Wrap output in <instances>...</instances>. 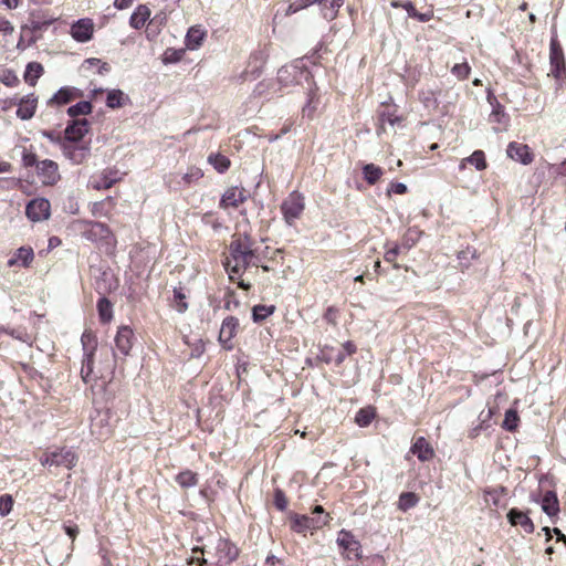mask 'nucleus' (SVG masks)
<instances>
[{
  "instance_id": "nucleus-8",
  "label": "nucleus",
  "mask_w": 566,
  "mask_h": 566,
  "mask_svg": "<svg viewBox=\"0 0 566 566\" xmlns=\"http://www.w3.org/2000/svg\"><path fill=\"white\" fill-rule=\"evenodd\" d=\"M36 174L43 185H54L60 179L59 166L51 159H44L36 164Z\"/></svg>"
},
{
  "instance_id": "nucleus-42",
  "label": "nucleus",
  "mask_w": 566,
  "mask_h": 566,
  "mask_svg": "<svg viewBox=\"0 0 566 566\" xmlns=\"http://www.w3.org/2000/svg\"><path fill=\"white\" fill-rule=\"evenodd\" d=\"M520 417L515 409H509L505 412V417L502 427L507 431H514L518 427Z\"/></svg>"
},
{
  "instance_id": "nucleus-22",
  "label": "nucleus",
  "mask_w": 566,
  "mask_h": 566,
  "mask_svg": "<svg viewBox=\"0 0 566 566\" xmlns=\"http://www.w3.org/2000/svg\"><path fill=\"white\" fill-rule=\"evenodd\" d=\"M507 520L514 526L520 525L527 534L534 532V524L532 520L524 512L517 509H511L509 511Z\"/></svg>"
},
{
  "instance_id": "nucleus-2",
  "label": "nucleus",
  "mask_w": 566,
  "mask_h": 566,
  "mask_svg": "<svg viewBox=\"0 0 566 566\" xmlns=\"http://www.w3.org/2000/svg\"><path fill=\"white\" fill-rule=\"evenodd\" d=\"M312 78L311 72L307 70L303 59L295 60L290 64L282 66L277 71V84L280 90H287L295 85H303L304 82L310 83ZM308 98L302 112L304 116H313L317 108V101H315V93L308 84Z\"/></svg>"
},
{
  "instance_id": "nucleus-20",
  "label": "nucleus",
  "mask_w": 566,
  "mask_h": 566,
  "mask_svg": "<svg viewBox=\"0 0 566 566\" xmlns=\"http://www.w3.org/2000/svg\"><path fill=\"white\" fill-rule=\"evenodd\" d=\"M541 507L543 512L551 518L556 517L559 513V502L555 491H546L542 496Z\"/></svg>"
},
{
  "instance_id": "nucleus-64",
  "label": "nucleus",
  "mask_w": 566,
  "mask_h": 566,
  "mask_svg": "<svg viewBox=\"0 0 566 566\" xmlns=\"http://www.w3.org/2000/svg\"><path fill=\"white\" fill-rule=\"evenodd\" d=\"M14 28L9 20L0 19V32L3 34H11Z\"/></svg>"
},
{
  "instance_id": "nucleus-18",
  "label": "nucleus",
  "mask_w": 566,
  "mask_h": 566,
  "mask_svg": "<svg viewBox=\"0 0 566 566\" xmlns=\"http://www.w3.org/2000/svg\"><path fill=\"white\" fill-rule=\"evenodd\" d=\"M247 200V191L242 188L232 187L229 188L220 200L221 208H237L240 203Z\"/></svg>"
},
{
  "instance_id": "nucleus-38",
  "label": "nucleus",
  "mask_w": 566,
  "mask_h": 566,
  "mask_svg": "<svg viewBox=\"0 0 566 566\" xmlns=\"http://www.w3.org/2000/svg\"><path fill=\"white\" fill-rule=\"evenodd\" d=\"M209 164H211L218 172H224L230 167V160L228 157L221 154H211L208 157Z\"/></svg>"
},
{
  "instance_id": "nucleus-58",
  "label": "nucleus",
  "mask_w": 566,
  "mask_h": 566,
  "mask_svg": "<svg viewBox=\"0 0 566 566\" xmlns=\"http://www.w3.org/2000/svg\"><path fill=\"white\" fill-rule=\"evenodd\" d=\"M42 136L52 142L53 144H59L62 146L63 143H65V138L62 139L61 135L59 133L52 132V130H43Z\"/></svg>"
},
{
  "instance_id": "nucleus-34",
  "label": "nucleus",
  "mask_w": 566,
  "mask_h": 566,
  "mask_svg": "<svg viewBox=\"0 0 566 566\" xmlns=\"http://www.w3.org/2000/svg\"><path fill=\"white\" fill-rule=\"evenodd\" d=\"M176 482L184 489L193 488L198 484V475L190 470H186L176 475Z\"/></svg>"
},
{
  "instance_id": "nucleus-29",
  "label": "nucleus",
  "mask_w": 566,
  "mask_h": 566,
  "mask_svg": "<svg viewBox=\"0 0 566 566\" xmlns=\"http://www.w3.org/2000/svg\"><path fill=\"white\" fill-rule=\"evenodd\" d=\"M129 97L122 90H109L106 96V105L109 108H118L124 106Z\"/></svg>"
},
{
  "instance_id": "nucleus-46",
  "label": "nucleus",
  "mask_w": 566,
  "mask_h": 566,
  "mask_svg": "<svg viewBox=\"0 0 566 566\" xmlns=\"http://www.w3.org/2000/svg\"><path fill=\"white\" fill-rule=\"evenodd\" d=\"M53 19H49V20H40V19H36L33 14H32V18L30 19V22H29V25L28 28L33 32V33H41L43 31H45L52 23H53Z\"/></svg>"
},
{
  "instance_id": "nucleus-10",
  "label": "nucleus",
  "mask_w": 566,
  "mask_h": 566,
  "mask_svg": "<svg viewBox=\"0 0 566 566\" xmlns=\"http://www.w3.org/2000/svg\"><path fill=\"white\" fill-rule=\"evenodd\" d=\"M62 151L64 156L70 159L73 164H82L91 153V146L88 143L77 145L75 143H63Z\"/></svg>"
},
{
  "instance_id": "nucleus-56",
  "label": "nucleus",
  "mask_w": 566,
  "mask_h": 566,
  "mask_svg": "<svg viewBox=\"0 0 566 566\" xmlns=\"http://www.w3.org/2000/svg\"><path fill=\"white\" fill-rule=\"evenodd\" d=\"M475 258V250L468 248L467 250H462L458 253V259L460 260L461 264L468 266L470 259Z\"/></svg>"
},
{
  "instance_id": "nucleus-49",
  "label": "nucleus",
  "mask_w": 566,
  "mask_h": 566,
  "mask_svg": "<svg viewBox=\"0 0 566 566\" xmlns=\"http://www.w3.org/2000/svg\"><path fill=\"white\" fill-rule=\"evenodd\" d=\"M470 71H471V67L469 66V64L467 62L455 64L451 69V73L454 76H457L459 80L467 78L470 74Z\"/></svg>"
},
{
  "instance_id": "nucleus-52",
  "label": "nucleus",
  "mask_w": 566,
  "mask_h": 566,
  "mask_svg": "<svg viewBox=\"0 0 566 566\" xmlns=\"http://www.w3.org/2000/svg\"><path fill=\"white\" fill-rule=\"evenodd\" d=\"M102 422H103V419H94L92 421V432L97 434V437L99 439L106 437L109 432H111V429L109 427H102Z\"/></svg>"
},
{
  "instance_id": "nucleus-35",
  "label": "nucleus",
  "mask_w": 566,
  "mask_h": 566,
  "mask_svg": "<svg viewBox=\"0 0 566 566\" xmlns=\"http://www.w3.org/2000/svg\"><path fill=\"white\" fill-rule=\"evenodd\" d=\"M74 98V91L70 87L60 88L49 101L50 104L65 105Z\"/></svg>"
},
{
  "instance_id": "nucleus-51",
  "label": "nucleus",
  "mask_w": 566,
  "mask_h": 566,
  "mask_svg": "<svg viewBox=\"0 0 566 566\" xmlns=\"http://www.w3.org/2000/svg\"><path fill=\"white\" fill-rule=\"evenodd\" d=\"M202 176H203V172H202V170L200 168L191 167L188 170V172H186L182 176V180L185 181V184L190 185V184L196 182L199 179H201Z\"/></svg>"
},
{
  "instance_id": "nucleus-57",
  "label": "nucleus",
  "mask_w": 566,
  "mask_h": 566,
  "mask_svg": "<svg viewBox=\"0 0 566 566\" xmlns=\"http://www.w3.org/2000/svg\"><path fill=\"white\" fill-rule=\"evenodd\" d=\"M381 125L379 127V132L384 130V125L388 123L389 125L394 126L396 123L400 120V118L394 114L390 113H382L379 117Z\"/></svg>"
},
{
  "instance_id": "nucleus-41",
  "label": "nucleus",
  "mask_w": 566,
  "mask_h": 566,
  "mask_svg": "<svg viewBox=\"0 0 566 566\" xmlns=\"http://www.w3.org/2000/svg\"><path fill=\"white\" fill-rule=\"evenodd\" d=\"M92 112V104L87 101H81L67 108V114L71 117H76L78 115H87Z\"/></svg>"
},
{
  "instance_id": "nucleus-53",
  "label": "nucleus",
  "mask_w": 566,
  "mask_h": 566,
  "mask_svg": "<svg viewBox=\"0 0 566 566\" xmlns=\"http://www.w3.org/2000/svg\"><path fill=\"white\" fill-rule=\"evenodd\" d=\"M7 333L13 338L21 340L23 343L30 344L32 342L31 336L24 328H11Z\"/></svg>"
},
{
  "instance_id": "nucleus-28",
  "label": "nucleus",
  "mask_w": 566,
  "mask_h": 566,
  "mask_svg": "<svg viewBox=\"0 0 566 566\" xmlns=\"http://www.w3.org/2000/svg\"><path fill=\"white\" fill-rule=\"evenodd\" d=\"M316 3L319 4L323 17L326 20H333L336 18L338 9L343 6L344 0H319Z\"/></svg>"
},
{
  "instance_id": "nucleus-32",
  "label": "nucleus",
  "mask_w": 566,
  "mask_h": 566,
  "mask_svg": "<svg viewBox=\"0 0 566 566\" xmlns=\"http://www.w3.org/2000/svg\"><path fill=\"white\" fill-rule=\"evenodd\" d=\"M467 163L473 165L478 170H483V169L486 168L485 156H484V153L482 150H475V151L472 153L471 156L464 158L461 161L459 168L460 169H464Z\"/></svg>"
},
{
  "instance_id": "nucleus-21",
  "label": "nucleus",
  "mask_w": 566,
  "mask_h": 566,
  "mask_svg": "<svg viewBox=\"0 0 566 566\" xmlns=\"http://www.w3.org/2000/svg\"><path fill=\"white\" fill-rule=\"evenodd\" d=\"M488 102L492 106L490 122L497 123L505 127L509 124V116L505 113L504 107L497 102L496 97L491 92L488 93Z\"/></svg>"
},
{
  "instance_id": "nucleus-63",
  "label": "nucleus",
  "mask_w": 566,
  "mask_h": 566,
  "mask_svg": "<svg viewBox=\"0 0 566 566\" xmlns=\"http://www.w3.org/2000/svg\"><path fill=\"white\" fill-rule=\"evenodd\" d=\"M399 253V247L398 245H395L394 248L389 249L386 253H385V261L386 262H389V263H392L395 262L397 255Z\"/></svg>"
},
{
  "instance_id": "nucleus-3",
  "label": "nucleus",
  "mask_w": 566,
  "mask_h": 566,
  "mask_svg": "<svg viewBox=\"0 0 566 566\" xmlns=\"http://www.w3.org/2000/svg\"><path fill=\"white\" fill-rule=\"evenodd\" d=\"M329 515L325 513L323 506L316 505L312 511V516L293 514L291 517L292 528L302 533L307 530H318L328 524Z\"/></svg>"
},
{
  "instance_id": "nucleus-33",
  "label": "nucleus",
  "mask_w": 566,
  "mask_h": 566,
  "mask_svg": "<svg viewBox=\"0 0 566 566\" xmlns=\"http://www.w3.org/2000/svg\"><path fill=\"white\" fill-rule=\"evenodd\" d=\"M114 206L113 198L107 197L105 200L94 202L91 208V212L94 217H107Z\"/></svg>"
},
{
  "instance_id": "nucleus-48",
  "label": "nucleus",
  "mask_w": 566,
  "mask_h": 566,
  "mask_svg": "<svg viewBox=\"0 0 566 566\" xmlns=\"http://www.w3.org/2000/svg\"><path fill=\"white\" fill-rule=\"evenodd\" d=\"M375 417V412L373 409H360L355 417V421L359 427H367L370 424Z\"/></svg>"
},
{
  "instance_id": "nucleus-61",
  "label": "nucleus",
  "mask_w": 566,
  "mask_h": 566,
  "mask_svg": "<svg viewBox=\"0 0 566 566\" xmlns=\"http://www.w3.org/2000/svg\"><path fill=\"white\" fill-rule=\"evenodd\" d=\"M63 528L66 533V535L72 539L74 541L75 537L77 536L78 534V527L77 525L75 524H71V523H64L63 524Z\"/></svg>"
},
{
  "instance_id": "nucleus-26",
  "label": "nucleus",
  "mask_w": 566,
  "mask_h": 566,
  "mask_svg": "<svg viewBox=\"0 0 566 566\" xmlns=\"http://www.w3.org/2000/svg\"><path fill=\"white\" fill-rule=\"evenodd\" d=\"M35 108L36 98L33 94H29L20 101L17 109V116L23 120L30 119L33 117Z\"/></svg>"
},
{
  "instance_id": "nucleus-60",
  "label": "nucleus",
  "mask_w": 566,
  "mask_h": 566,
  "mask_svg": "<svg viewBox=\"0 0 566 566\" xmlns=\"http://www.w3.org/2000/svg\"><path fill=\"white\" fill-rule=\"evenodd\" d=\"M421 102L427 106L436 105L437 99L431 91L420 93Z\"/></svg>"
},
{
  "instance_id": "nucleus-39",
  "label": "nucleus",
  "mask_w": 566,
  "mask_h": 566,
  "mask_svg": "<svg viewBox=\"0 0 566 566\" xmlns=\"http://www.w3.org/2000/svg\"><path fill=\"white\" fill-rule=\"evenodd\" d=\"M81 343H82L83 352H84L83 355H86V354L94 355V352L97 346V340H96L95 335L92 332L85 331L82 334Z\"/></svg>"
},
{
  "instance_id": "nucleus-47",
  "label": "nucleus",
  "mask_w": 566,
  "mask_h": 566,
  "mask_svg": "<svg viewBox=\"0 0 566 566\" xmlns=\"http://www.w3.org/2000/svg\"><path fill=\"white\" fill-rule=\"evenodd\" d=\"M274 312V306L255 305L252 310V317L254 322H261L269 317Z\"/></svg>"
},
{
  "instance_id": "nucleus-15",
  "label": "nucleus",
  "mask_w": 566,
  "mask_h": 566,
  "mask_svg": "<svg viewBox=\"0 0 566 566\" xmlns=\"http://www.w3.org/2000/svg\"><path fill=\"white\" fill-rule=\"evenodd\" d=\"M506 154L511 159L523 165H528L534 159L531 148L526 144H521L517 142H511L507 145Z\"/></svg>"
},
{
  "instance_id": "nucleus-16",
  "label": "nucleus",
  "mask_w": 566,
  "mask_h": 566,
  "mask_svg": "<svg viewBox=\"0 0 566 566\" xmlns=\"http://www.w3.org/2000/svg\"><path fill=\"white\" fill-rule=\"evenodd\" d=\"M88 133V120L85 118L71 120L65 130V142L76 143Z\"/></svg>"
},
{
  "instance_id": "nucleus-54",
  "label": "nucleus",
  "mask_w": 566,
  "mask_h": 566,
  "mask_svg": "<svg viewBox=\"0 0 566 566\" xmlns=\"http://www.w3.org/2000/svg\"><path fill=\"white\" fill-rule=\"evenodd\" d=\"M274 505L279 511H285L287 507L286 496L280 489H276L274 492Z\"/></svg>"
},
{
  "instance_id": "nucleus-44",
  "label": "nucleus",
  "mask_w": 566,
  "mask_h": 566,
  "mask_svg": "<svg viewBox=\"0 0 566 566\" xmlns=\"http://www.w3.org/2000/svg\"><path fill=\"white\" fill-rule=\"evenodd\" d=\"M174 308L178 313H185L188 310V303L186 302V294L182 289H174Z\"/></svg>"
},
{
  "instance_id": "nucleus-36",
  "label": "nucleus",
  "mask_w": 566,
  "mask_h": 566,
  "mask_svg": "<svg viewBox=\"0 0 566 566\" xmlns=\"http://www.w3.org/2000/svg\"><path fill=\"white\" fill-rule=\"evenodd\" d=\"M505 494H506V489L504 486H499V488L486 490L484 492L485 502L491 503L494 506H500L501 500Z\"/></svg>"
},
{
  "instance_id": "nucleus-62",
  "label": "nucleus",
  "mask_w": 566,
  "mask_h": 566,
  "mask_svg": "<svg viewBox=\"0 0 566 566\" xmlns=\"http://www.w3.org/2000/svg\"><path fill=\"white\" fill-rule=\"evenodd\" d=\"M389 192L403 195L407 192V186L402 182H394L390 185Z\"/></svg>"
},
{
  "instance_id": "nucleus-43",
  "label": "nucleus",
  "mask_w": 566,
  "mask_h": 566,
  "mask_svg": "<svg viewBox=\"0 0 566 566\" xmlns=\"http://www.w3.org/2000/svg\"><path fill=\"white\" fill-rule=\"evenodd\" d=\"M93 364H94L93 355H91V354L83 355L81 376H82L83 381L86 384L90 382L92 379L91 376L93 374Z\"/></svg>"
},
{
  "instance_id": "nucleus-12",
  "label": "nucleus",
  "mask_w": 566,
  "mask_h": 566,
  "mask_svg": "<svg viewBox=\"0 0 566 566\" xmlns=\"http://www.w3.org/2000/svg\"><path fill=\"white\" fill-rule=\"evenodd\" d=\"M134 333L129 326H122L118 328L115 337L114 357L117 358L118 353L127 356L133 345Z\"/></svg>"
},
{
  "instance_id": "nucleus-50",
  "label": "nucleus",
  "mask_w": 566,
  "mask_h": 566,
  "mask_svg": "<svg viewBox=\"0 0 566 566\" xmlns=\"http://www.w3.org/2000/svg\"><path fill=\"white\" fill-rule=\"evenodd\" d=\"M13 506V499L9 494H4L0 496V516H7Z\"/></svg>"
},
{
  "instance_id": "nucleus-4",
  "label": "nucleus",
  "mask_w": 566,
  "mask_h": 566,
  "mask_svg": "<svg viewBox=\"0 0 566 566\" xmlns=\"http://www.w3.org/2000/svg\"><path fill=\"white\" fill-rule=\"evenodd\" d=\"M76 461L75 452L69 448L48 450L40 458V462L44 467H62L65 469H72Z\"/></svg>"
},
{
  "instance_id": "nucleus-14",
  "label": "nucleus",
  "mask_w": 566,
  "mask_h": 566,
  "mask_svg": "<svg viewBox=\"0 0 566 566\" xmlns=\"http://www.w3.org/2000/svg\"><path fill=\"white\" fill-rule=\"evenodd\" d=\"M94 32L93 21L88 18L80 19L71 25L72 38L81 43L92 39Z\"/></svg>"
},
{
  "instance_id": "nucleus-6",
  "label": "nucleus",
  "mask_w": 566,
  "mask_h": 566,
  "mask_svg": "<svg viewBox=\"0 0 566 566\" xmlns=\"http://www.w3.org/2000/svg\"><path fill=\"white\" fill-rule=\"evenodd\" d=\"M75 226L76 229L81 231L83 238L92 242L107 240L112 234L109 228L105 223L97 221L77 220Z\"/></svg>"
},
{
  "instance_id": "nucleus-45",
  "label": "nucleus",
  "mask_w": 566,
  "mask_h": 566,
  "mask_svg": "<svg viewBox=\"0 0 566 566\" xmlns=\"http://www.w3.org/2000/svg\"><path fill=\"white\" fill-rule=\"evenodd\" d=\"M492 415H493L492 409H489L486 413H484V411H482L480 413V416H479L480 423L476 427L471 429V431H470V437L471 438L478 437L480 431L485 430V429L489 428L488 421L492 417Z\"/></svg>"
},
{
  "instance_id": "nucleus-19",
  "label": "nucleus",
  "mask_w": 566,
  "mask_h": 566,
  "mask_svg": "<svg viewBox=\"0 0 566 566\" xmlns=\"http://www.w3.org/2000/svg\"><path fill=\"white\" fill-rule=\"evenodd\" d=\"M34 259V252L31 247H21L8 260V266H22L28 268Z\"/></svg>"
},
{
  "instance_id": "nucleus-17",
  "label": "nucleus",
  "mask_w": 566,
  "mask_h": 566,
  "mask_svg": "<svg viewBox=\"0 0 566 566\" xmlns=\"http://www.w3.org/2000/svg\"><path fill=\"white\" fill-rule=\"evenodd\" d=\"M337 544L345 551L347 558H352V556L360 558V544L350 532L342 530L337 537Z\"/></svg>"
},
{
  "instance_id": "nucleus-30",
  "label": "nucleus",
  "mask_w": 566,
  "mask_h": 566,
  "mask_svg": "<svg viewBox=\"0 0 566 566\" xmlns=\"http://www.w3.org/2000/svg\"><path fill=\"white\" fill-rule=\"evenodd\" d=\"M43 66L38 62H30L27 64L24 72V81L34 86L39 80V77L43 74Z\"/></svg>"
},
{
  "instance_id": "nucleus-23",
  "label": "nucleus",
  "mask_w": 566,
  "mask_h": 566,
  "mask_svg": "<svg viewBox=\"0 0 566 566\" xmlns=\"http://www.w3.org/2000/svg\"><path fill=\"white\" fill-rule=\"evenodd\" d=\"M410 451L421 461L426 462L429 461L433 454L434 451L432 447L429 444V442L423 438L419 437L413 442Z\"/></svg>"
},
{
  "instance_id": "nucleus-31",
  "label": "nucleus",
  "mask_w": 566,
  "mask_h": 566,
  "mask_svg": "<svg viewBox=\"0 0 566 566\" xmlns=\"http://www.w3.org/2000/svg\"><path fill=\"white\" fill-rule=\"evenodd\" d=\"M384 170L374 164H366L363 166V176L368 185H375L379 181Z\"/></svg>"
},
{
  "instance_id": "nucleus-55",
  "label": "nucleus",
  "mask_w": 566,
  "mask_h": 566,
  "mask_svg": "<svg viewBox=\"0 0 566 566\" xmlns=\"http://www.w3.org/2000/svg\"><path fill=\"white\" fill-rule=\"evenodd\" d=\"M0 81L6 85V86H15L18 83H19V78L18 76L15 75V73L11 70H7L3 72V74L1 75L0 77Z\"/></svg>"
},
{
  "instance_id": "nucleus-9",
  "label": "nucleus",
  "mask_w": 566,
  "mask_h": 566,
  "mask_svg": "<svg viewBox=\"0 0 566 566\" xmlns=\"http://www.w3.org/2000/svg\"><path fill=\"white\" fill-rule=\"evenodd\" d=\"M50 202L44 198L32 199L25 208L27 217L36 222L45 220L50 217Z\"/></svg>"
},
{
  "instance_id": "nucleus-1",
  "label": "nucleus",
  "mask_w": 566,
  "mask_h": 566,
  "mask_svg": "<svg viewBox=\"0 0 566 566\" xmlns=\"http://www.w3.org/2000/svg\"><path fill=\"white\" fill-rule=\"evenodd\" d=\"M228 251L223 265L231 281L240 279L250 265H256L258 256L249 235L234 237Z\"/></svg>"
},
{
  "instance_id": "nucleus-24",
  "label": "nucleus",
  "mask_w": 566,
  "mask_h": 566,
  "mask_svg": "<svg viewBox=\"0 0 566 566\" xmlns=\"http://www.w3.org/2000/svg\"><path fill=\"white\" fill-rule=\"evenodd\" d=\"M151 14L150 9L146 4H139L129 18V25L135 30H140L145 27Z\"/></svg>"
},
{
  "instance_id": "nucleus-25",
  "label": "nucleus",
  "mask_w": 566,
  "mask_h": 566,
  "mask_svg": "<svg viewBox=\"0 0 566 566\" xmlns=\"http://www.w3.org/2000/svg\"><path fill=\"white\" fill-rule=\"evenodd\" d=\"M207 35L206 30L201 25L191 27L186 34V46L189 50H197L201 46Z\"/></svg>"
},
{
  "instance_id": "nucleus-7",
  "label": "nucleus",
  "mask_w": 566,
  "mask_h": 566,
  "mask_svg": "<svg viewBox=\"0 0 566 566\" xmlns=\"http://www.w3.org/2000/svg\"><path fill=\"white\" fill-rule=\"evenodd\" d=\"M549 46L551 74L554 77L559 78L562 74L565 72V60L563 49L555 36L551 39Z\"/></svg>"
},
{
  "instance_id": "nucleus-37",
  "label": "nucleus",
  "mask_w": 566,
  "mask_h": 566,
  "mask_svg": "<svg viewBox=\"0 0 566 566\" xmlns=\"http://www.w3.org/2000/svg\"><path fill=\"white\" fill-rule=\"evenodd\" d=\"M97 311L103 323H107L113 317V308L111 302L106 297H101L97 302Z\"/></svg>"
},
{
  "instance_id": "nucleus-27",
  "label": "nucleus",
  "mask_w": 566,
  "mask_h": 566,
  "mask_svg": "<svg viewBox=\"0 0 566 566\" xmlns=\"http://www.w3.org/2000/svg\"><path fill=\"white\" fill-rule=\"evenodd\" d=\"M119 178L117 172L105 170L98 179H93L90 185L93 189H109Z\"/></svg>"
},
{
  "instance_id": "nucleus-40",
  "label": "nucleus",
  "mask_w": 566,
  "mask_h": 566,
  "mask_svg": "<svg viewBox=\"0 0 566 566\" xmlns=\"http://www.w3.org/2000/svg\"><path fill=\"white\" fill-rule=\"evenodd\" d=\"M418 503V496L412 492H403L399 496L398 507L406 512L409 509L416 506Z\"/></svg>"
},
{
  "instance_id": "nucleus-5",
  "label": "nucleus",
  "mask_w": 566,
  "mask_h": 566,
  "mask_svg": "<svg viewBox=\"0 0 566 566\" xmlns=\"http://www.w3.org/2000/svg\"><path fill=\"white\" fill-rule=\"evenodd\" d=\"M304 209V197L297 191H292L281 205L283 218L289 226H293L301 218Z\"/></svg>"
},
{
  "instance_id": "nucleus-59",
  "label": "nucleus",
  "mask_w": 566,
  "mask_h": 566,
  "mask_svg": "<svg viewBox=\"0 0 566 566\" xmlns=\"http://www.w3.org/2000/svg\"><path fill=\"white\" fill-rule=\"evenodd\" d=\"M22 163H23L24 167H33V166L36 167V164L39 161L36 160V155L35 154L29 153V151L24 150L23 154H22Z\"/></svg>"
},
{
  "instance_id": "nucleus-13",
  "label": "nucleus",
  "mask_w": 566,
  "mask_h": 566,
  "mask_svg": "<svg viewBox=\"0 0 566 566\" xmlns=\"http://www.w3.org/2000/svg\"><path fill=\"white\" fill-rule=\"evenodd\" d=\"M216 554L219 565H228L238 557L239 551L228 539L219 538L216 545Z\"/></svg>"
},
{
  "instance_id": "nucleus-11",
  "label": "nucleus",
  "mask_w": 566,
  "mask_h": 566,
  "mask_svg": "<svg viewBox=\"0 0 566 566\" xmlns=\"http://www.w3.org/2000/svg\"><path fill=\"white\" fill-rule=\"evenodd\" d=\"M239 327V319L234 316H228L223 319L219 332V342L227 350L232 349V338L235 336Z\"/></svg>"
}]
</instances>
